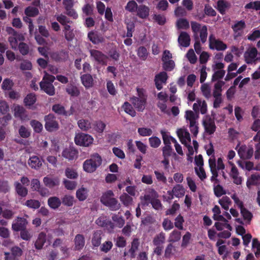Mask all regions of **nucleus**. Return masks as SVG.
Instances as JSON below:
<instances>
[{
    "mask_svg": "<svg viewBox=\"0 0 260 260\" xmlns=\"http://www.w3.org/2000/svg\"><path fill=\"white\" fill-rule=\"evenodd\" d=\"M113 192L109 190L104 193L101 198V202L105 206L108 207L111 211H117L121 207L120 204L118 200L113 198Z\"/></svg>",
    "mask_w": 260,
    "mask_h": 260,
    "instance_id": "obj_1",
    "label": "nucleus"
},
{
    "mask_svg": "<svg viewBox=\"0 0 260 260\" xmlns=\"http://www.w3.org/2000/svg\"><path fill=\"white\" fill-rule=\"evenodd\" d=\"M102 162L101 156L97 153L91 155L89 159H86L83 163V170L87 173H93L96 171Z\"/></svg>",
    "mask_w": 260,
    "mask_h": 260,
    "instance_id": "obj_2",
    "label": "nucleus"
},
{
    "mask_svg": "<svg viewBox=\"0 0 260 260\" xmlns=\"http://www.w3.org/2000/svg\"><path fill=\"white\" fill-rule=\"evenodd\" d=\"M93 140V139L90 135L82 133L76 134L74 139L76 145L85 147L91 144Z\"/></svg>",
    "mask_w": 260,
    "mask_h": 260,
    "instance_id": "obj_3",
    "label": "nucleus"
},
{
    "mask_svg": "<svg viewBox=\"0 0 260 260\" xmlns=\"http://www.w3.org/2000/svg\"><path fill=\"white\" fill-rule=\"evenodd\" d=\"M45 121V127L46 129L50 132L57 131L59 128L58 122L55 117L52 114L46 115L44 117Z\"/></svg>",
    "mask_w": 260,
    "mask_h": 260,
    "instance_id": "obj_4",
    "label": "nucleus"
},
{
    "mask_svg": "<svg viewBox=\"0 0 260 260\" xmlns=\"http://www.w3.org/2000/svg\"><path fill=\"white\" fill-rule=\"evenodd\" d=\"M89 51L93 60L102 65L107 64L108 56L102 52L95 49H90Z\"/></svg>",
    "mask_w": 260,
    "mask_h": 260,
    "instance_id": "obj_5",
    "label": "nucleus"
},
{
    "mask_svg": "<svg viewBox=\"0 0 260 260\" xmlns=\"http://www.w3.org/2000/svg\"><path fill=\"white\" fill-rule=\"evenodd\" d=\"M209 40V48L211 49H216L217 51H223L227 48V46L225 43L222 41L216 39L213 37V35L210 36Z\"/></svg>",
    "mask_w": 260,
    "mask_h": 260,
    "instance_id": "obj_6",
    "label": "nucleus"
},
{
    "mask_svg": "<svg viewBox=\"0 0 260 260\" xmlns=\"http://www.w3.org/2000/svg\"><path fill=\"white\" fill-rule=\"evenodd\" d=\"M28 221L24 217H17L15 222L12 224V229L15 232H19L21 230L26 229Z\"/></svg>",
    "mask_w": 260,
    "mask_h": 260,
    "instance_id": "obj_7",
    "label": "nucleus"
},
{
    "mask_svg": "<svg viewBox=\"0 0 260 260\" xmlns=\"http://www.w3.org/2000/svg\"><path fill=\"white\" fill-rule=\"evenodd\" d=\"M52 110L57 115H62L66 117L72 115L74 112L73 107H71L70 111H67L65 110L64 107L62 105L58 104L54 105L52 106Z\"/></svg>",
    "mask_w": 260,
    "mask_h": 260,
    "instance_id": "obj_8",
    "label": "nucleus"
},
{
    "mask_svg": "<svg viewBox=\"0 0 260 260\" xmlns=\"http://www.w3.org/2000/svg\"><path fill=\"white\" fill-rule=\"evenodd\" d=\"M185 190L182 185L177 184L173 188L172 191H168V194L171 196L170 199H173L174 195L177 197L180 198L184 195Z\"/></svg>",
    "mask_w": 260,
    "mask_h": 260,
    "instance_id": "obj_9",
    "label": "nucleus"
},
{
    "mask_svg": "<svg viewBox=\"0 0 260 260\" xmlns=\"http://www.w3.org/2000/svg\"><path fill=\"white\" fill-rule=\"evenodd\" d=\"M245 27L246 24L243 20L238 21L236 22L234 25H232V28L234 32L235 39L242 36L241 31H242Z\"/></svg>",
    "mask_w": 260,
    "mask_h": 260,
    "instance_id": "obj_10",
    "label": "nucleus"
},
{
    "mask_svg": "<svg viewBox=\"0 0 260 260\" xmlns=\"http://www.w3.org/2000/svg\"><path fill=\"white\" fill-rule=\"evenodd\" d=\"M257 55V50L256 48L252 47L249 49L244 54L246 62L248 64L254 62L256 60L255 58Z\"/></svg>",
    "mask_w": 260,
    "mask_h": 260,
    "instance_id": "obj_11",
    "label": "nucleus"
},
{
    "mask_svg": "<svg viewBox=\"0 0 260 260\" xmlns=\"http://www.w3.org/2000/svg\"><path fill=\"white\" fill-rule=\"evenodd\" d=\"M203 126L205 131L209 135H212L216 131V125L214 121L209 117L207 120H204L203 122Z\"/></svg>",
    "mask_w": 260,
    "mask_h": 260,
    "instance_id": "obj_12",
    "label": "nucleus"
},
{
    "mask_svg": "<svg viewBox=\"0 0 260 260\" xmlns=\"http://www.w3.org/2000/svg\"><path fill=\"white\" fill-rule=\"evenodd\" d=\"M78 152L73 147L64 149L62 152V156L69 160H72L77 158Z\"/></svg>",
    "mask_w": 260,
    "mask_h": 260,
    "instance_id": "obj_13",
    "label": "nucleus"
},
{
    "mask_svg": "<svg viewBox=\"0 0 260 260\" xmlns=\"http://www.w3.org/2000/svg\"><path fill=\"white\" fill-rule=\"evenodd\" d=\"M27 162L29 166L35 170H39L42 165V160L36 155L30 156Z\"/></svg>",
    "mask_w": 260,
    "mask_h": 260,
    "instance_id": "obj_14",
    "label": "nucleus"
},
{
    "mask_svg": "<svg viewBox=\"0 0 260 260\" xmlns=\"http://www.w3.org/2000/svg\"><path fill=\"white\" fill-rule=\"evenodd\" d=\"M131 101L138 111L142 112L145 108L147 101L140 99L136 96L131 98Z\"/></svg>",
    "mask_w": 260,
    "mask_h": 260,
    "instance_id": "obj_15",
    "label": "nucleus"
},
{
    "mask_svg": "<svg viewBox=\"0 0 260 260\" xmlns=\"http://www.w3.org/2000/svg\"><path fill=\"white\" fill-rule=\"evenodd\" d=\"M40 86L41 89L49 95L52 96L55 94V87L53 84L45 82H40Z\"/></svg>",
    "mask_w": 260,
    "mask_h": 260,
    "instance_id": "obj_16",
    "label": "nucleus"
},
{
    "mask_svg": "<svg viewBox=\"0 0 260 260\" xmlns=\"http://www.w3.org/2000/svg\"><path fill=\"white\" fill-rule=\"evenodd\" d=\"M46 240L47 236L46 233L43 232L40 233L35 243L36 249L38 250L42 249L46 242Z\"/></svg>",
    "mask_w": 260,
    "mask_h": 260,
    "instance_id": "obj_17",
    "label": "nucleus"
},
{
    "mask_svg": "<svg viewBox=\"0 0 260 260\" xmlns=\"http://www.w3.org/2000/svg\"><path fill=\"white\" fill-rule=\"evenodd\" d=\"M178 41L181 46L187 47L190 45V39L189 35L186 32L182 31L180 33Z\"/></svg>",
    "mask_w": 260,
    "mask_h": 260,
    "instance_id": "obj_18",
    "label": "nucleus"
},
{
    "mask_svg": "<svg viewBox=\"0 0 260 260\" xmlns=\"http://www.w3.org/2000/svg\"><path fill=\"white\" fill-rule=\"evenodd\" d=\"M14 116L15 117L19 118L22 120H25L27 117L26 110L20 105H17L15 107Z\"/></svg>",
    "mask_w": 260,
    "mask_h": 260,
    "instance_id": "obj_19",
    "label": "nucleus"
},
{
    "mask_svg": "<svg viewBox=\"0 0 260 260\" xmlns=\"http://www.w3.org/2000/svg\"><path fill=\"white\" fill-rule=\"evenodd\" d=\"M15 189L18 195L21 198L25 197L28 194V189L18 181L14 182Z\"/></svg>",
    "mask_w": 260,
    "mask_h": 260,
    "instance_id": "obj_20",
    "label": "nucleus"
},
{
    "mask_svg": "<svg viewBox=\"0 0 260 260\" xmlns=\"http://www.w3.org/2000/svg\"><path fill=\"white\" fill-rule=\"evenodd\" d=\"M85 238L83 235L77 234L74 239L75 250H80L85 245Z\"/></svg>",
    "mask_w": 260,
    "mask_h": 260,
    "instance_id": "obj_21",
    "label": "nucleus"
},
{
    "mask_svg": "<svg viewBox=\"0 0 260 260\" xmlns=\"http://www.w3.org/2000/svg\"><path fill=\"white\" fill-rule=\"evenodd\" d=\"M241 214L243 216V219L246 220L248 224L250 223L251 220L253 218V214L243 206V203H240L239 205Z\"/></svg>",
    "mask_w": 260,
    "mask_h": 260,
    "instance_id": "obj_22",
    "label": "nucleus"
},
{
    "mask_svg": "<svg viewBox=\"0 0 260 260\" xmlns=\"http://www.w3.org/2000/svg\"><path fill=\"white\" fill-rule=\"evenodd\" d=\"M82 83L86 88L91 87L93 84V79L90 74H85L81 76Z\"/></svg>",
    "mask_w": 260,
    "mask_h": 260,
    "instance_id": "obj_23",
    "label": "nucleus"
},
{
    "mask_svg": "<svg viewBox=\"0 0 260 260\" xmlns=\"http://www.w3.org/2000/svg\"><path fill=\"white\" fill-rule=\"evenodd\" d=\"M137 10V16L140 18L145 19L149 15L150 9L145 5H140Z\"/></svg>",
    "mask_w": 260,
    "mask_h": 260,
    "instance_id": "obj_24",
    "label": "nucleus"
},
{
    "mask_svg": "<svg viewBox=\"0 0 260 260\" xmlns=\"http://www.w3.org/2000/svg\"><path fill=\"white\" fill-rule=\"evenodd\" d=\"M102 232L101 230L94 232L91 239V244L94 247H99L101 245Z\"/></svg>",
    "mask_w": 260,
    "mask_h": 260,
    "instance_id": "obj_25",
    "label": "nucleus"
},
{
    "mask_svg": "<svg viewBox=\"0 0 260 260\" xmlns=\"http://www.w3.org/2000/svg\"><path fill=\"white\" fill-rule=\"evenodd\" d=\"M51 57L56 61H64L68 57V54L67 52L62 50L59 52L53 53Z\"/></svg>",
    "mask_w": 260,
    "mask_h": 260,
    "instance_id": "obj_26",
    "label": "nucleus"
},
{
    "mask_svg": "<svg viewBox=\"0 0 260 260\" xmlns=\"http://www.w3.org/2000/svg\"><path fill=\"white\" fill-rule=\"evenodd\" d=\"M47 202L50 208L54 210L58 208L61 204V200L57 197H50Z\"/></svg>",
    "mask_w": 260,
    "mask_h": 260,
    "instance_id": "obj_27",
    "label": "nucleus"
},
{
    "mask_svg": "<svg viewBox=\"0 0 260 260\" xmlns=\"http://www.w3.org/2000/svg\"><path fill=\"white\" fill-rule=\"evenodd\" d=\"M37 98L34 93H28L24 99L23 102L26 107L32 106L36 102Z\"/></svg>",
    "mask_w": 260,
    "mask_h": 260,
    "instance_id": "obj_28",
    "label": "nucleus"
},
{
    "mask_svg": "<svg viewBox=\"0 0 260 260\" xmlns=\"http://www.w3.org/2000/svg\"><path fill=\"white\" fill-rule=\"evenodd\" d=\"M88 38L94 44L102 43L104 40L103 37L100 36L93 31H90L88 34Z\"/></svg>",
    "mask_w": 260,
    "mask_h": 260,
    "instance_id": "obj_29",
    "label": "nucleus"
},
{
    "mask_svg": "<svg viewBox=\"0 0 260 260\" xmlns=\"http://www.w3.org/2000/svg\"><path fill=\"white\" fill-rule=\"evenodd\" d=\"M24 37L20 34L18 36H10L8 38V41L12 48L16 49L18 46V41H23Z\"/></svg>",
    "mask_w": 260,
    "mask_h": 260,
    "instance_id": "obj_30",
    "label": "nucleus"
},
{
    "mask_svg": "<svg viewBox=\"0 0 260 260\" xmlns=\"http://www.w3.org/2000/svg\"><path fill=\"white\" fill-rule=\"evenodd\" d=\"M43 181L45 185L49 188H53L59 184L58 179H52L48 177H44Z\"/></svg>",
    "mask_w": 260,
    "mask_h": 260,
    "instance_id": "obj_31",
    "label": "nucleus"
},
{
    "mask_svg": "<svg viewBox=\"0 0 260 260\" xmlns=\"http://www.w3.org/2000/svg\"><path fill=\"white\" fill-rule=\"evenodd\" d=\"M260 183V175L257 174H252L247 181L246 185L248 187L251 185H256Z\"/></svg>",
    "mask_w": 260,
    "mask_h": 260,
    "instance_id": "obj_32",
    "label": "nucleus"
},
{
    "mask_svg": "<svg viewBox=\"0 0 260 260\" xmlns=\"http://www.w3.org/2000/svg\"><path fill=\"white\" fill-rule=\"evenodd\" d=\"M66 90L67 92L72 96H78L80 93L78 87L71 84L67 86Z\"/></svg>",
    "mask_w": 260,
    "mask_h": 260,
    "instance_id": "obj_33",
    "label": "nucleus"
},
{
    "mask_svg": "<svg viewBox=\"0 0 260 260\" xmlns=\"http://www.w3.org/2000/svg\"><path fill=\"white\" fill-rule=\"evenodd\" d=\"M24 14L28 17H36L39 14V10L36 7L28 6L25 9Z\"/></svg>",
    "mask_w": 260,
    "mask_h": 260,
    "instance_id": "obj_34",
    "label": "nucleus"
},
{
    "mask_svg": "<svg viewBox=\"0 0 260 260\" xmlns=\"http://www.w3.org/2000/svg\"><path fill=\"white\" fill-rule=\"evenodd\" d=\"M166 241V234L163 232L157 234L153 239V245L164 244Z\"/></svg>",
    "mask_w": 260,
    "mask_h": 260,
    "instance_id": "obj_35",
    "label": "nucleus"
},
{
    "mask_svg": "<svg viewBox=\"0 0 260 260\" xmlns=\"http://www.w3.org/2000/svg\"><path fill=\"white\" fill-rule=\"evenodd\" d=\"M122 108L124 112L132 117L136 115V112L130 103L128 102H125L123 104Z\"/></svg>",
    "mask_w": 260,
    "mask_h": 260,
    "instance_id": "obj_36",
    "label": "nucleus"
},
{
    "mask_svg": "<svg viewBox=\"0 0 260 260\" xmlns=\"http://www.w3.org/2000/svg\"><path fill=\"white\" fill-rule=\"evenodd\" d=\"M79 128L83 131H87L91 128V123L88 120L82 119L78 121Z\"/></svg>",
    "mask_w": 260,
    "mask_h": 260,
    "instance_id": "obj_37",
    "label": "nucleus"
},
{
    "mask_svg": "<svg viewBox=\"0 0 260 260\" xmlns=\"http://www.w3.org/2000/svg\"><path fill=\"white\" fill-rule=\"evenodd\" d=\"M137 55L141 60H146L148 55L147 49L144 46L139 47L137 50Z\"/></svg>",
    "mask_w": 260,
    "mask_h": 260,
    "instance_id": "obj_38",
    "label": "nucleus"
},
{
    "mask_svg": "<svg viewBox=\"0 0 260 260\" xmlns=\"http://www.w3.org/2000/svg\"><path fill=\"white\" fill-rule=\"evenodd\" d=\"M119 199L125 206H129L133 203V198L126 193H122L119 197Z\"/></svg>",
    "mask_w": 260,
    "mask_h": 260,
    "instance_id": "obj_39",
    "label": "nucleus"
},
{
    "mask_svg": "<svg viewBox=\"0 0 260 260\" xmlns=\"http://www.w3.org/2000/svg\"><path fill=\"white\" fill-rule=\"evenodd\" d=\"M178 29H187L189 27L188 21L185 18H180L176 22Z\"/></svg>",
    "mask_w": 260,
    "mask_h": 260,
    "instance_id": "obj_40",
    "label": "nucleus"
},
{
    "mask_svg": "<svg viewBox=\"0 0 260 260\" xmlns=\"http://www.w3.org/2000/svg\"><path fill=\"white\" fill-rule=\"evenodd\" d=\"M160 133L162 136L164 144L165 146H171V136L169 135V133L164 129H161Z\"/></svg>",
    "mask_w": 260,
    "mask_h": 260,
    "instance_id": "obj_41",
    "label": "nucleus"
},
{
    "mask_svg": "<svg viewBox=\"0 0 260 260\" xmlns=\"http://www.w3.org/2000/svg\"><path fill=\"white\" fill-rule=\"evenodd\" d=\"M218 203L223 209L225 210H228L229 208L230 205L232 203V202L229 197L224 196L221 199L219 200Z\"/></svg>",
    "mask_w": 260,
    "mask_h": 260,
    "instance_id": "obj_42",
    "label": "nucleus"
},
{
    "mask_svg": "<svg viewBox=\"0 0 260 260\" xmlns=\"http://www.w3.org/2000/svg\"><path fill=\"white\" fill-rule=\"evenodd\" d=\"M229 4L224 0H219L217 2V9L221 14H224L226 9L229 7Z\"/></svg>",
    "mask_w": 260,
    "mask_h": 260,
    "instance_id": "obj_43",
    "label": "nucleus"
},
{
    "mask_svg": "<svg viewBox=\"0 0 260 260\" xmlns=\"http://www.w3.org/2000/svg\"><path fill=\"white\" fill-rule=\"evenodd\" d=\"M168 78V76L167 73L166 72L163 71L155 76L154 81H157L166 84Z\"/></svg>",
    "mask_w": 260,
    "mask_h": 260,
    "instance_id": "obj_44",
    "label": "nucleus"
},
{
    "mask_svg": "<svg viewBox=\"0 0 260 260\" xmlns=\"http://www.w3.org/2000/svg\"><path fill=\"white\" fill-rule=\"evenodd\" d=\"M30 124L36 133H40L42 132L43 129V125L39 121L36 120H32L30 122Z\"/></svg>",
    "mask_w": 260,
    "mask_h": 260,
    "instance_id": "obj_45",
    "label": "nucleus"
},
{
    "mask_svg": "<svg viewBox=\"0 0 260 260\" xmlns=\"http://www.w3.org/2000/svg\"><path fill=\"white\" fill-rule=\"evenodd\" d=\"M149 143L151 147L157 148L160 146L161 140L156 136H152L149 138Z\"/></svg>",
    "mask_w": 260,
    "mask_h": 260,
    "instance_id": "obj_46",
    "label": "nucleus"
},
{
    "mask_svg": "<svg viewBox=\"0 0 260 260\" xmlns=\"http://www.w3.org/2000/svg\"><path fill=\"white\" fill-rule=\"evenodd\" d=\"M112 219L113 221L116 223V225L119 228L123 227L125 223V221L122 216H119L117 214H114L112 216Z\"/></svg>",
    "mask_w": 260,
    "mask_h": 260,
    "instance_id": "obj_47",
    "label": "nucleus"
},
{
    "mask_svg": "<svg viewBox=\"0 0 260 260\" xmlns=\"http://www.w3.org/2000/svg\"><path fill=\"white\" fill-rule=\"evenodd\" d=\"M24 205L30 208L36 209L40 207L41 204L38 200L30 199L27 200Z\"/></svg>",
    "mask_w": 260,
    "mask_h": 260,
    "instance_id": "obj_48",
    "label": "nucleus"
},
{
    "mask_svg": "<svg viewBox=\"0 0 260 260\" xmlns=\"http://www.w3.org/2000/svg\"><path fill=\"white\" fill-rule=\"evenodd\" d=\"M113 245V243L111 241H105L101 245L100 251L104 253H107L112 249Z\"/></svg>",
    "mask_w": 260,
    "mask_h": 260,
    "instance_id": "obj_49",
    "label": "nucleus"
},
{
    "mask_svg": "<svg viewBox=\"0 0 260 260\" xmlns=\"http://www.w3.org/2000/svg\"><path fill=\"white\" fill-rule=\"evenodd\" d=\"M66 177L71 179H74L78 177L77 172L72 168H67L65 170Z\"/></svg>",
    "mask_w": 260,
    "mask_h": 260,
    "instance_id": "obj_50",
    "label": "nucleus"
},
{
    "mask_svg": "<svg viewBox=\"0 0 260 260\" xmlns=\"http://www.w3.org/2000/svg\"><path fill=\"white\" fill-rule=\"evenodd\" d=\"M175 62L173 60L163 61L162 68L166 71H172L175 68Z\"/></svg>",
    "mask_w": 260,
    "mask_h": 260,
    "instance_id": "obj_51",
    "label": "nucleus"
},
{
    "mask_svg": "<svg viewBox=\"0 0 260 260\" xmlns=\"http://www.w3.org/2000/svg\"><path fill=\"white\" fill-rule=\"evenodd\" d=\"M138 8V5L135 1H130L127 3L125 9L126 11L133 13L136 11Z\"/></svg>",
    "mask_w": 260,
    "mask_h": 260,
    "instance_id": "obj_52",
    "label": "nucleus"
},
{
    "mask_svg": "<svg viewBox=\"0 0 260 260\" xmlns=\"http://www.w3.org/2000/svg\"><path fill=\"white\" fill-rule=\"evenodd\" d=\"M181 236V232L175 230L170 234L169 241L173 242H177L180 240Z\"/></svg>",
    "mask_w": 260,
    "mask_h": 260,
    "instance_id": "obj_53",
    "label": "nucleus"
},
{
    "mask_svg": "<svg viewBox=\"0 0 260 260\" xmlns=\"http://www.w3.org/2000/svg\"><path fill=\"white\" fill-rule=\"evenodd\" d=\"M139 135L142 137L150 136L152 134V130L147 127H139L138 129Z\"/></svg>",
    "mask_w": 260,
    "mask_h": 260,
    "instance_id": "obj_54",
    "label": "nucleus"
},
{
    "mask_svg": "<svg viewBox=\"0 0 260 260\" xmlns=\"http://www.w3.org/2000/svg\"><path fill=\"white\" fill-rule=\"evenodd\" d=\"M74 197L70 195H65L62 199L61 203L64 205L71 207L74 204Z\"/></svg>",
    "mask_w": 260,
    "mask_h": 260,
    "instance_id": "obj_55",
    "label": "nucleus"
},
{
    "mask_svg": "<svg viewBox=\"0 0 260 260\" xmlns=\"http://www.w3.org/2000/svg\"><path fill=\"white\" fill-rule=\"evenodd\" d=\"M18 133L21 137L23 138H27L30 136V131L23 125L20 126Z\"/></svg>",
    "mask_w": 260,
    "mask_h": 260,
    "instance_id": "obj_56",
    "label": "nucleus"
},
{
    "mask_svg": "<svg viewBox=\"0 0 260 260\" xmlns=\"http://www.w3.org/2000/svg\"><path fill=\"white\" fill-rule=\"evenodd\" d=\"M153 19L160 25H164L166 22V17L163 15L154 14Z\"/></svg>",
    "mask_w": 260,
    "mask_h": 260,
    "instance_id": "obj_57",
    "label": "nucleus"
},
{
    "mask_svg": "<svg viewBox=\"0 0 260 260\" xmlns=\"http://www.w3.org/2000/svg\"><path fill=\"white\" fill-rule=\"evenodd\" d=\"M201 89L203 95L206 99H209L211 97V90L208 85L207 84H202Z\"/></svg>",
    "mask_w": 260,
    "mask_h": 260,
    "instance_id": "obj_58",
    "label": "nucleus"
},
{
    "mask_svg": "<svg viewBox=\"0 0 260 260\" xmlns=\"http://www.w3.org/2000/svg\"><path fill=\"white\" fill-rule=\"evenodd\" d=\"M214 192L215 195L218 198L226 194V191L224 190L223 187L219 184L214 186Z\"/></svg>",
    "mask_w": 260,
    "mask_h": 260,
    "instance_id": "obj_59",
    "label": "nucleus"
},
{
    "mask_svg": "<svg viewBox=\"0 0 260 260\" xmlns=\"http://www.w3.org/2000/svg\"><path fill=\"white\" fill-rule=\"evenodd\" d=\"M186 57L191 64H194L197 62V57L193 49H191L188 51L186 54Z\"/></svg>",
    "mask_w": 260,
    "mask_h": 260,
    "instance_id": "obj_60",
    "label": "nucleus"
},
{
    "mask_svg": "<svg viewBox=\"0 0 260 260\" xmlns=\"http://www.w3.org/2000/svg\"><path fill=\"white\" fill-rule=\"evenodd\" d=\"M9 182L6 180H0V192L6 193L9 191Z\"/></svg>",
    "mask_w": 260,
    "mask_h": 260,
    "instance_id": "obj_61",
    "label": "nucleus"
},
{
    "mask_svg": "<svg viewBox=\"0 0 260 260\" xmlns=\"http://www.w3.org/2000/svg\"><path fill=\"white\" fill-rule=\"evenodd\" d=\"M115 245L119 248H123L126 245V241L125 238L122 236H118L115 239Z\"/></svg>",
    "mask_w": 260,
    "mask_h": 260,
    "instance_id": "obj_62",
    "label": "nucleus"
},
{
    "mask_svg": "<svg viewBox=\"0 0 260 260\" xmlns=\"http://www.w3.org/2000/svg\"><path fill=\"white\" fill-rule=\"evenodd\" d=\"M225 74L224 70H218L215 71L212 75V81H215L222 79Z\"/></svg>",
    "mask_w": 260,
    "mask_h": 260,
    "instance_id": "obj_63",
    "label": "nucleus"
},
{
    "mask_svg": "<svg viewBox=\"0 0 260 260\" xmlns=\"http://www.w3.org/2000/svg\"><path fill=\"white\" fill-rule=\"evenodd\" d=\"M260 38V30L254 29L252 32L247 36V39L251 41H254Z\"/></svg>",
    "mask_w": 260,
    "mask_h": 260,
    "instance_id": "obj_64",
    "label": "nucleus"
}]
</instances>
